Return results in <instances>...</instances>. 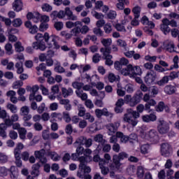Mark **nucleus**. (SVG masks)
Listing matches in <instances>:
<instances>
[{
	"mask_svg": "<svg viewBox=\"0 0 179 179\" xmlns=\"http://www.w3.org/2000/svg\"><path fill=\"white\" fill-rule=\"evenodd\" d=\"M35 40H36V42L34 43H44L45 41L50 48H52L53 47L54 50H59L61 48L58 43V41H59V37L55 34L50 36L48 32H45L44 35L40 33L37 34L35 36Z\"/></svg>",
	"mask_w": 179,
	"mask_h": 179,
	"instance_id": "1",
	"label": "nucleus"
},
{
	"mask_svg": "<svg viewBox=\"0 0 179 179\" xmlns=\"http://www.w3.org/2000/svg\"><path fill=\"white\" fill-rule=\"evenodd\" d=\"M136 110L137 111L132 109H128L123 116L124 122H127V124L131 125L133 128H135V127L138 125V118L141 117V114H139V113H143L145 106H143V104H139L137 106Z\"/></svg>",
	"mask_w": 179,
	"mask_h": 179,
	"instance_id": "2",
	"label": "nucleus"
},
{
	"mask_svg": "<svg viewBox=\"0 0 179 179\" xmlns=\"http://www.w3.org/2000/svg\"><path fill=\"white\" fill-rule=\"evenodd\" d=\"M129 157V155L125 152H121L118 154H115L113 156V163L110 165V169L113 170L114 171H118L121 166H122V160H125V159H128Z\"/></svg>",
	"mask_w": 179,
	"mask_h": 179,
	"instance_id": "3",
	"label": "nucleus"
},
{
	"mask_svg": "<svg viewBox=\"0 0 179 179\" xmlns=\"http://www.w3.org/2000/svg\"><path fill=\"white\" fill-rule=\"evenodd\" d=\"M24 148V145H23V143H19L17 144L16 147L14 149L13 155H14V159H15V164L17 167L20 168L23 166V162H22V150H23V148Z\"/></svg>",
	"mask_w": 179,
	"mask_h": 179,
	"instance_id": "4",
	"label": "nucleus"
},
{
	"mask_svg": "<svg viewBox=\"0 0 179 179\" xmlns=\"http://www.w3.org/2000/svg\"><path fill=\"white\" fill-rule=\"evenodd\" d=\"M65 16H67L68 20L76 21L78 20V16L73 14V12L71 10L69 7H66L64 10H59L57 14L58 19H64Z\"/></svg>",
	"mask_w": 179,
	"mask_h": 179,
	"instance_id": "5",
	"label": "nucleus"
},
{
	"mask_svg": "<svg viewBox=\"0 0 179 179\" xmlns=\"http://www.w3.org/2000/svg\"><path fill=\"white\" fill-rule=\"evenodd\" d=\"M157 129L161 135H165L170 131V124L163 118H160L157 121Z\"/></svg>",
	"mask_w": 179,
	"mask_h": 179,
	"instance_id": "6",
	"label": "nucleus"
},
{
	"mask_svg": "<svg viewBox=\"0 0 179 179\" xmlns=\"http://www.w3.org/2000/svg\"><path fill=\"white\" fill-rule=\"evenodd\" d=\"M121 124L119 122H115L113 123H109L106 126V129L108 130V135L109 136H115V134L118 132V128Z\"/></svg>",
	"mask_w": 179,
	"mask_h": 179,
	"instance_id": "7",
	"label": "nucleus"
},
{
	"mask_svg": "<svg viewBox=\"0 0 179 179\" xmlns=\"http://www.w3.org/2000/svg\"><path fill=\"white\" fill-rule=\"evenodd\" d=\"M101 44H103V45L105 48H101L100 49L101 52H102L103 55H106V53H111V47H110V45H111L113 41L111 40V38H103L101 40Z\"/></svg>",
	"mask_w": 179,
	"mask_h": 179,
	"instance_id": "8",
	"label": "nucleus"
},
{
	"mask_svg": "<svg viewBox=\"0 0 179 179\" xmlns=\"http://www.w3.org/2000/svg\"><path fill=\"white\" fill-rule=\"evenodd\" d=\"M160 151L162 156H164V157H170L173 152V148H171L170 144L164 143L161 144Z\"/></svg>",
	"mask_w": 179,
	"mask_h": 179,
	"instance_id": "9",
	"label": "nucleus"
},
{
	"mask_svg": "<svg viewBox=\"0 0 179 179\" xmlns=\"http://www.w3.org/2000/svg\"><path fill=\"white\" fill-rule=\"evenodd\" d=\"M142 97H143V93L141 91H138L136 94L131 97V99L130 101V103L129 104L130 107H135L137 104H139L141 103V101L142 100Z\"/></svg>",
	"mask_w": 179,
	"mask_h": 179,
	"instance_id": "10",
	"label": "nucleus"
},
{
	"mask_svg": "<svg viewBox=\"0 0 179 179\" xmlns=\"http://www.w3.org/2000/svg\"><path fill=\"white\" fill-rule=\"evenodd\" d=\"M79 167L81 170H83L85 174H89L92 171V169L90 166H87V161L86 160V157L82 156L79 158Z\"/></svg>",
	"mask_w": 179,
	"mask_h": 179,
	"instance_id": "11",
	"label": "nucleus"
},
{
	"mask_svg": "<svg viewBox=\"0 0 179 179\" xmlns=\"http://www.w3.org/2000/svg\"><path fill=\"white\" fill-rule=\"evenodd\" d=\"M34 156L36 159H38L42 164L47 163V157H45V150L41 149V150H36L34 152Z\"/></svg>",
	"mask_w": 179,
	"mask_h": 179,
	"instance_id": "12",
	"label": "nucleus"
},
{
	"mask_svg": "<svg viewBox=\"0 0 179 179\" xmlns=\"http://www.w3.org/2000/svg\"><path fill=\"white\" fill-rule=\"evenodd\" d=\"M109 143H112V150L115 152V153H120L121 150V145L118 143V140H117V137L110 136L109 138Z\"/></svg>",
	"mask_w": 179,
	"mask_h": 179,
	"instance_id": "13",
	"label": "nucleus"
},
{
	"mask_svg": "<svg viewBox=\"0 0 179 179\" xmlns=\"http://www.w3.org/2000/svg\"><path fill=\"white\" fill-rule=\"evenodd\" d=\"M95 114L97 118H101V116L104 115L105 117H108L109 118H113L114 117V114L108 112L107 108L101 109H96Z\"/></svg>",
	"mask_w": 179,
	"mask_h": 179,
	"instance_id": "14",
	"label": "nucleus"
},
{
	"mask_svg": "<svg viewBox=\"0 0 179 179\" xmlns=\"http://www.w3.org/2000/svg\"><path fill=\"white\" fill-rule=\"evenodd\" d=\"M156 73L155 71L148 72L144 78L146 85H153L156 80Z\"/></svg>",
	"mask_w": 179,
	"mask_h": 179,
	"instance_id": "15",
	"label": "nucleus"
},
{
	"mask_svg": "<svg viewBox=\"0 0 179 179\" xmlns=\"http://www.w3.org/2000/svg\"><path fill=\"white\" fill-rule=\"evenodd\" d=\"M116 138V140L120 139V143H127L129 141V138L128 136L124 134L122 131H117L115 136H113L112 138Z\"/></svg>",
	"mask_w": 179,
	"mask_h": 179,
	"instance_id": "16",
	"label": "nucleus"
},
{
	"mask_svg": "<svg viewBox=\"0 0 179 179\" xmlns=\"http://www.w3.org/2000/svg\"><path fill=\"white\" fill-rule=\"evenodd\" d=\"M30 113V108L27 106H24L21 107L20 110V115L22 117V118H31V114Z\"/></svg>",
	"mask_w": 179,
	"mask_h": 179,
	"instance_id": "17",
	"label": "nucleus"
},
{
	"mask_svg": "<svg viewBox=\"0 0 179 179\" xmlns=\"http://www.w3.org/2000/svg\"><path fill=\"white\" fill-rule=\"evenodd\" d=\"M160 30L161 31H163L165 36H167L171 31V29L169 27V21H166L165 18L162 20V24L160 25Z\"/></svg>",
	"mask_w": 179,
	"mask_h": 179,
	"instance_id": "18",
	"label": "nucleus"
},
{
	"mask_svg": "<svg viewBox=\"0 0 179 179\" xmlns=\"http://www.w3.org/2000/svg\"><path fill=\"white\" fill-rule=\"evenodd\" d=\"M24 26H25V27H27V29H29V33H31V34H36V33H37V31H38V28L37 27V26L33 25L31 24V22H30V21L25 22Z\"/></svg>",
	"mask_w": 179,
	"mask_h": 179,
	"instance_id": "19",
	"label": "nucleus"
},
{
	"mask_svg": "<svg viewBox=\"0 0 179 179\" xmlns=\"http://www.w3.org/2000/svg\"><path fill=\"white\" fill-rule=\"evenodd\" d=\"M106 166H107V162H106V160H102L99 162V169L103 176H107V174L110 173V169Z\"/></svg>",
	"mask_w": 179,
	"mask_h": 179,
	"instance_id": "20",
	"label": "nucleus"
},
{
	"mask_svg": "<svg viewBox=\"0 0 179 179\" xmlns=\"http://www.w3.org/2000/svg\"><path fill=\"white\" fill-rule=\"evenodd\" d=\"M134 70L132 64H129L126 68L122 69V74L124 76H134Z\"/></svg>",
	"mask_w": 179,
	"mask_h": 179,
	"instance_id": "21",
	"label": "nucleus"
},
{
	"mask_svg": "<svg viewBox=\"0 0 179 179\" xmlns=\"http://www.w3.org/2000/svg\"><path fill=\"white\" fill-rule=\"evenodd\" d=\"M148 138L150 142H153V143H156L159 139V136H157V131L155 129H152L148 132Z\"/></svg>",
	"mask_w": 179,
	"mask_h": 179,
	"instance_id": "22",
	"label": "nucleus"
},
{
	"mask_svg": "<svg viewBox=\"0 0 179 179\" xmlns=\"http://www.w3.org/2000/svg\"><path fill=\"white\" fill-rule=\"evenodd\" d=\"M142 120L143 122H154L157 120L156 115L150 113V115H144L142 116Z\"/></svg>",
	"mask_w": 179,
	"mask_h": 179,
	"instance_id": "23",
	"label": "nucleus"
},
{
	"mask_svg": "<svg viewBox=\"0 0 179 179\" xmlns=\"http://www.w3.org/2000/svg\"><path fill=\"white\" fill-rule=\"evenodd\" d=\"M40 167L41 166L38 163L34 164L32 166V171L31 172V176H32L31 177L36 178L40 176Z\"/></svg>",
	"mask_w": 179,
	"mask_h": 179,
	"instance_id": "24",
	"label": "nucleus"
},
{
	"mask_svg": "<svg viewBox=\"0 0 179 179\" xmlns=\"http://www.w3.org/2000/svg\"><path fill=\"white\" fill-rule=\"evenodd\" d=\"M13 9L15 12H20L23 9V2H22V0H15L13 3Z\"/></svg>",
	"mask_w": 179,
	"mask_h": 179,
	"instance_id": "25",
	"label": "nucleus"
},
{
	"mask_svg": "<svg viewBox=\"0 0 179 179\" xmlns=\"http://www.w3.org/2000/svg\"><path fill=\"white\" fill-rule=\"evenodd\" d=\"M32 47L34 50H40L41 51H45L47 49L45 42L33 43Z\"/></svg>",
	"mask_w": 179,
	"mask_h": 179,
	"instance_id": "26",
	"label": "nucleus"
},
{
	"mask_svg": "<svg viewBox=\"0 0 179 179\" xmlns=\"http://www.w3.org/2000/svg\"><path fill=\"white\" fill-rule=\"evenodd\" d=\"M110 53H105L103 55V59H105V65H107L108 66H111L113 65L114 62L113 59V55H110Z\"/></svg>",
	"mask_w": 179,
	"mask_h": 179,
	"instance_id": "27",
	"label": "nucleus"
},
{
	"mask_svg": "<svg viewBox=\"0 0 179 179\" xmlns=\"http://www.w3.org/2000/svg\"><path fill=\"white\" fill-rule=\"evenodd\" d=\"M176 90H177V88L176 87V86L171 85H168L165 86L164 88V92L166 94H174V93H176Z\"/></svg>",
	"mask_w": 179,
	"mask_h": 179,
	"instance_id": "28",
	"label": "nucleus"
},
{
	"mask_svg": "<svg viewBox=\"0 0 179 179\" xmlns=\"http://www.w3.org/2000/svg\"><path fill=\"white\" fill-rule=\"evenodd\" d=\"M164 48L169 52H174V43L166 41L164 43Z\"/></svg>",
	"mask_w": 179,
	"mask_h": 179,
	"instance_id": "29",
	"label": "nucleus"
},
{
	"mask_svg": "<svg viewBox=\"0 0 179 179\" xmlns=\"http://www.w3.org/2000/svg\"><path fill=\"white\" fill-rule=\"evenodd\" d=\"M62 93L63 97H64V99H66V97H69V96H72V94H73V90H72V88H69L67 90L65 87H62Z\"/></svg>",
	"mask_w": 179,
	"mask_h": 179,
	"instance_id": "30",
	"label": "nucleus"
},
{
	"mask_svg": "<svg viewBox=\"0 0 179 179\" xmlns=\"http://www.w3.org/2000/svg\"><path fill=\"white\" fill-rule=\"evenodd\" d=\"M85 79H87V82H90L91 85H92V86H94V85H96V83L93 81V79H96L95 80H99V76H97V74H95L90 76V75L86 73Z\"/></svg>",
	"mask_w": 179,
	"mask_h": 179,
	"instance_id": "31",
	"label": "nucleus"
},
{
	"mask_svg": "<svg viewBox=\"0 0 179 179\" xmlns=\"http://www.w3.org/2000/svg\"><path fill=\"white\" fill-rule=\"evenodd\" d=\"M137 178L143 179V176H145V168L142 166H139L137 168L136 171Z\"/></svg>",
	"mask_w": 179,
	"mask_h": 179,
	"instance_id": "32",
	"label": "nucleus"
},
{
	"mask_svg": "<svg viewBox=\"0 0 179 179\" xmlns=\"http://www.w3.org/2000/svg\"><path fill=\"white\" fill-rule=\"evenodd\" d=\"M76 26H83V24L80 21H76V22L69 21L66 22V27L67 29H72V27H75Z\"/></svg>",
	"mask_w": 179,
	"mask_h": 179,
	"instance_id": "33",
	"label": "nucleus"
},
{
	"mask_svg": "<svg viewBox=\"0 0 179 179\" xmlns=\"http://www.w3.org/2000/svg\"><path fill=\"white\" fill-rule=\"evenodd\" d=\"M148 92L151 97H155V96H157L159 94V87L157 86H152L149 88Z\"/></svg>",
	"mask_w": 179,
	"mask_h": 179,
	"instance_id": "34",
	"label": "nucleus"
},
{
	"mask_svg": "<svg viewBox=\"0 0 179 179\" xmlns=\"http://www.w3.org/2000/svg\"><path fill=\"white\" fill-rule=\"evenodd\" d=\"M76 94L78 97L81 99L83 101H86V99H87V94L83 92V90H76Z\"/></svg>",
	"mask_w": 179,
	"mask_h": 179,
	"instance_id": "35",
	"label": "nucleus"
},
{
	"mask_svg": "<svg viewBox=\"0 0 179 179\" xmlns=\"http://www.w3.org/2000/svg\"><path fill=\"white\" fill-rule=\"evenodd\" d=\"M142 10V8L139 6H134L131 12L134 13V16L136 17H141V11Z\"/></svg>",
	"mask_w": 179,
	"mask_h": 179,
	"instance_id": "36",
	"label": "nucleus"
},
{
	"mask_svg": "<svg viewBox=\"0 0 179 179\" xmlns=\"http://www.w3.org/2000/svg\"><path fill=\"white\" fill-rule=\"evenodd\" d=\"M55 72H57V73H65V69L61 66L60 62H57L56 64H55Z\"/></svg>",
	"mask_w": 179,
	"mask_h": 179,
	"instance_id": "37",
	"label": "nucleus"
},
{
	"mask_svg": "<svg viewBox=\"0 0 179 179\" xmlns=\"http://www.w3.org/2000/svg\"><path fill=\"white\" fill-rule=\"evenodd\" d=\"M94 141L95 142H98V143H101V145H104V143H106V139L103 138L102 134H96L94 137Z\"/></svg>",
	"mask_w": 179,
	"mask_h": 179,
	"instance_id": "38",
	"label": "nucleus"
},
{
	"mask_svg": "<svg viewBox=\"0 0 179 179\" xmlns=\"http://www.w3.org/2000/svg\"><path fill=\"white\" fill-rule=\"evenodd\" d=\"M15 50L16 52H22L24 51V47L22 45V42L17 41L14 44Z\"/></svg>",
	"mask_w": 179,
	"mask_h": 179,
	"instance_id": "39",
	"label": "nucleus"
},
{
	"mask_svg": "<svg viewBox=\"0 0 179 179\" xmlns=\"http://www.w3.org/2000/svg\"><path fill=\"white\" fill-rule=\"evenodd\" d=\"M169 80H170L169 76H165L161 80L157 82V85H158V86H164V85H167V83H169Z\"/></svg>",
	"mask_w": 179,
	"mask_h": 179,
	"instance_id": "40",
	"label": "nucleus"
},
{
	"mask_svg": "<svg viewBox=\"0 0 179 179\" xmlns=\"http://www.w3.org/2000/svg\"><path fill=\"white\" fill-rule=\"evenodd\" d=\"M51 118H53L52 121H62L63 116L61 113H52L50 115Z\"/></svg>",
	"mask_w": 179,
	"mask_h": 179,
	"instance_id": "41",
	"label": "nucleus"
},
{
	"mask_svg": "<svg viewBox=\"0 0 179 179\" xmlns=\"http://www.w3.org/2000/svg\"><path fill=\"white\" fill-rule=\"evenodd\" d=\"M48 155L53 162H58L61 159V156L55 152H50Z\"/></svg>",
	"mask_w": 179,
	"mask_h": 179,
	"instance_id": "42",
	"label": "nucleus"
},
{
	"mask_svg": "<svg viewBox=\"0 0 179 179\" xmlns=\"http://www.w3.org/2000/svg\"><path fill=\"white\" fill-rule=\"evenodd\" d=\"M4 48L8 55H12V54H13V47L12 46V44L9 43L6 44Z\"/></svg>",
	"mask_w": 179,
	"mask_h": 179,
	"instance_id": "43",
	"label": "nucleus"
},
{
	"mask_svg": "<svg viewBox=\"0 0 179 179\" xmlns=\"http://www.w3.org/2000/svg\"><path fill=\"white\" fill-rule=\"evenodd\" d=\"M19 136L20 139H22V141H24L26 139V134H27V130H26V129L21 127L19 131Z\"/></svg>",
	"mask_w": 179,
	"mask_h": 179,
	"instance_id": "44",
	"label": "nucleus"
},
{
	"mask_svg": "<svg viewBox=\"0 0 179 179\" xmlns=\"http://www.w3.org/2000/svg\"><path fill=\"white\" fill-rule=\"evenodd\" d=\"M12 24L13 27H20L23 24V21L20 18H16L12 21Z\"/></svg>",
	"mask_w": 179,
	"mask_h": 179,
	"instance_id": "45",
	"label": "nucleus"
},
{
	"mask_svg": "<svg viewBox=\"0 0 179 179\" xmlns=\"http://www.w3.org/2000/svg\"><path fill=\"white\" fill-rule=\"evenodd\" d=\"M6 128L5 124H0V136H2V138H6V131H5Z\"/></svg>",
	"mask_w": 179,
	"mask_h": 179,
	"instance_id": "46",
	"label": "nucleus"
},
{
	"mask_svg": "<svg viewBox=\"0 0 179 179\" xmlns=\"http://www.w3.org/2000/svg\"><path fill=\"white\" fill-rule=\"evenodd\" d=\"M62 117L65 122H66L67 124H69V122L72 121V118H71V115H69V113L66 111L63 112Z\"/></svg>",
	"mask_w": 179,
	"mask_h": 179,
	"instance_id": "47",
	"label": "nucleus"
},
{
	"mask_svg": "<svg viewBox=\"0 0 179 179\" xmlns=\"http://www.w3.org/2000/svg\"><path fill=\"white\" fill-rule=\"evenodd\" d=\"M83 83H79L76 81L72 83V87L73 89H76V90H82V87H83Z\"/></svg>",
	"mask_w": 179,
	"mask_h": 179,
	"instance_id": "48",
	"label": "nucleus"
},
{
	"mask_svg": "<svg viewBox=\"0 0 179 179\" xmlns=\"http://www.w3.org/2000/svg\"><path fill=\"white\" fill-rule=\"evenodd\" d=\"M7 108L10 110V111L13 113V114H16V113H17V106H16V105L8 103Z\"/></svg>",
	"mask_w": 179,
	"mask_h": 179,
	"instance_id": "49",
	"label": "nucleus"
},
{
	"mask_svg": "<svg viewBox=\"0 0 179 179\" xmlns=\"http://www.w3.org/2000/svg\"><path fill=\"white\" fill-rule=\"evenodd\" d=\"M166 104L163 101L159 102L158 105L156 106V111L158 113H162L164 110Z\"/></svg>",
	"mask_w": 179,
	"mask_h": 179,
	"instance_id": "50",
	"label": "nucleus"
},
{
	"mask_svg": "<svg viewBox=\"0 0 179 179\" xmlns=\"http://www.w3.org/2000/svg\"><path fill=\"white\" fill-rule=\"evenodd\" d=\"M85 141H86V137L80 136L76 139V142L74 143V145H77V144L80 145H85Z\"/></svg>",
	"mask_w": 179,
	"mask_h": 179,
	"instance_id": "51",
	"label": "nucleus"
},
{
	"mask_svg": "<svg viewBox=\"0 0 179 179\" xmlns=\"http://www.w3.org/2000/svg\"><path fill=\"white\" fill-rule=\"evenodd\" d=\"M84 120H87L89 122H94V117L90 114V113H86L84 116Z\"/></svg>",
	"mask_w": 179,
	"mask_h": 179,
	"instance_id": "52",
	"label": "nucleus"
},
{
	"mask_svg": "<svg viewBox=\"0 0 179 179\" xmlns=\"http://www.w3.org/2000/svg\"><path fill=\"white\" fill-rule=\"evenodd\" d=\"M141 76L142 75V69H141L140 66H134V70L133 71V76Z\"/></svg>",
	"mask_w": 179,
	"mask_h": 179,
	"instance_id": "53",
	"label": "nucleus"
},
{
	"mask_svg": "<svg viewBox=\"0 0 179 179\" xmlns=\"http://www.w3.org/2000/svg\"><path fill=\"white\" fill-rule=\"evenodd\" d=\"M8 162V156L5 154L0 152V164H5Z\"/></svg>",
	"mask_w": 179,
	"mask_h": 179,
	"instance_id": "54",
	"label": "nucleus"
},
{
	"mask_svg": "<svg viewBox=\"0 0 179 179\" xmlns=\"http://www.w3.org/2000/svg\"><path fill=\"white\" fill-rule=\"evenodd\" d=\"M23 86V81L17 80L13 83V89H20Z\"/></svg>",
	"mask_w": 179,
	"mask_h": 179,
	"instance_id": "55",
	"label": "nucleus"
},
{
	"mask_svg": "<svg viewBox=\"0 0 179 179\" xmlns=\"http://www.w3.org/2000/svg\"><path fill=\"white\" fill-rule=\"evenodd\" d=\"M93 33L99 37H103V32L102 31L101 29L99 28L98 27L93 29Z\"/></svg>",
	"mask_w": 179,
	"mask_h": 179,
	"instance_id": "56",
	"label": "nucleus"
},
{
	"mask_svg": "<svg viewBox=\"0 0 179 179\" xmlns=\"http://www.w3.org/2000/svg\"><path fill=\"white\" fill-rule=\"evenodd\" d=\"M54 27L57 31H60V30H62V29H64V24L62 23V22H57L54 24Z\"/></svg>",
	"mask_w": 179,
	"mask_h": 179,
	"instance_id": "57",
	"label": "nucleus"
},
{
	"mask_svg": "<svg viewBox=\"0 0 179 179\" xmlns=\"http://www.w3.org/2000/svg\"><path fill=\"white\" fill-rule=\"evenodd\" d=\"M65 132L67 135H71L73 132V127H72V124H69L66 126Z\"/></svg>",
	"mask_w": 179,
	"mask_h": 179,
	"instance_id": "58",
	"label": "nucleus"
},
{
	"mask_svg": "<svg viewBox=\"0 0 179 179\" xmlns=\"http://www.w3.org/2000/svg\"><path fill=\"white\" fill-rule=\"evenodd\" d=\"M115 27L117 31H123L124 33L127 32L125 27L121 24H116Z\"/></svg>",
	"mask_w": 179,
	"mask_h": 179,
	"instance_id": "59",
	"label": "nucleus"
},
{
	"mask_svg": "<svg viewBox=\"0 0 179 179\" xmlns=\"http://www.w3.org/2000/svg\"><path fill=\"white\" fill-rule=\"evenodd\" d=\"M22 159L24 162H28L29 161V158L30 157V153H29V152L27 151H24L22 154Z\"/></svg>",
	"mask_w": 179,
	"mask_h": 179,
	"instance_id": "60",
	"label": "nucleus"
},
{
	"mask_svg": "<svg viewBox=\"0 0 179 179\" xmlns=\"http://www.w3.org/2000/svg\"><path fill=\"white\" fill-rule=\"evenodd\" d=\"M141 153H143V155H146L149 152V145L145 144V145H143L141 147Z\"/></svg>",
	"mask_w": 179,
	"mask_h": 179,
	"instance_id": "61",
	"label": "nucleus"
},
{
	"mask_svg": "<svg viewBox=\"0 0 179 179\" xmlns=\"http://www.w3.org/2000/svg\"><path fill=\"white\" fill-rule=\"evenodd\" d=\"M32 20L34 23H38L41 20V15L38 13H35Z\"/></svg>",
	"mask_w": 179,
	"mask_h": 179,
	"instance_id": "62",
	"label": "nucleus"
},
{
	"mask_svg": "<svg viewBox=\"0 0 179 179\" xmlns=\"http://www.w3.org/2000/svg\"><path fill=\"white\" fill-rule=\"evenodd\" d=\"M42 10L44 12H51L52 10V6H50L48 3H45L42 6Z\"/></svg>",
	"mask_w": 179,
	"mask_h": 179,
	"instance_id": "63",
	"label": "nucleus"
},
{
	"mask_svg": "<svg viewBox=\"0 0 179 179\" xmlns=\"http://www.w3.org/2000/svg\"><path fill=\"white\" fill-rule=\"evenodd\" d=\"M86 115V108L80 107L78 108V117H85Z\"/></svg>",
	"mask_w": 179,
	"mask_h": 179,
	"instance_id": "64",
	"label": "nucleus"
}]
</instances>
